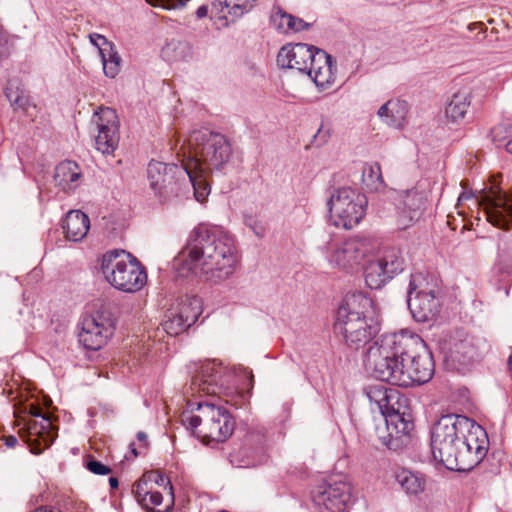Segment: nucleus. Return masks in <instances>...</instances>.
<instances>
[{
	"label": "nucleus",
	"instance_id": "1",
	"mask_svg": "<svg viewBox=\"0 0 512 512\" xmlns=\"http://www.w3.org/2000/svg\"><path fill=\"white\" fill-rule=\"evenodd\" d=\"M238 262L234 237L220 226L199 224L174 259L181 276L190 273L220 283L230 278Z\"/></svg>",
	"mask_w": 512,
	"mask_h": 512
},
{
	"label": "nucleus",
	"instance_id": "2",
	"mask_svg": "<svg viewBox=\"0 0 512 512\" xmlns=\"http://www.w3.org/2000/svg\"><path fill=\"white\" fill-rule=\"evenodd\" d=\"M380 330L373 300L362 292L347 294L338 307L334 332L346 345L359 349L369 343Z\"/></svg>",
	"mask_w": 512,
	"mask_h": 512
},
{
	"label": "nucleus",
	"instance_id": "3",
	"mask_svg": "<svg viewBox=\"0 0 512 512\" xmlns=\"http://www.w3.org/2000/svg\"><path fill=\"white\" fill-rule=\"evenodd\" d=\"M232 153V145L225 135L203 128L189 134L178 156L184 158L188 167L214 172L224 169Z\"/></svg>",
	"mask_w": 512,
	"mask_h": 512
},
{
	"label": "nucleus",
	"instance_id": "4",
	"mask_svg": "<svg viewBox=\"0 0 512 512\" xmlns=\"http://www.w3.org/2000/svg\"><path fill=\"white\" fill-rule=\"evenodd\" d=\"M413 334L407 332L382 335L369 347L365 366L372 376L382 382L393 383L400 362L407 361L405 353L412 345Z\"/></svg>",
	"mask_w": 512,
	"mask_h": 512
},
{
	"label": "nucleus",
	"instance_id": "5",
	"mask_svg": "<svg viewBox=\"0 0 512 512\" xmlns=\"http://www.w3.org/2000/svg\"><path fill=\"white\" fill-rule=\"evenodd\" d=\"M470 425V418L459 414L441 416L430 433V446L433 459L452 471H462L458 465V448Z\"/></svg>",
	"mask_w": 512,
	"mask_h": 512
},
{
	"label": "nucleus",
	"instance_id": "6",
	"mask_svg": "<svg viewBox=\"0 0 512 512\" xmlns=\"http://www.w3.org/2000/svg\"><path fill=\"white\" fill-rule=\"evenodd\" d=\"M100 269L105 280L122 292H137L147 282L145 268L136 257L125 250L106 252L102 256Z\"/></svg>",
	"mask_w": 512,
	"mask_h": 512
},
{
	"label": "nucleus",
	"instance_id": "7",
	"mask_svg": "<svg viewBox=\"0 0 512 512\" xmlns=\"http://www.w3.org/2000/svg\"><path fill=\"white\" fill-rule=\"evenodd\" d=\"M193 407L194 403H188ZM197 415L187 417V427L203 441L223 442L233 431L235 422L229 411L214 402H196Z\"/></svg>",
	"mask_w": 512,
	"mask_h": 512
},
{
	"label": "nucleus",
	"instance_id": "8",
	"mask_svg": "<svg viewBox=\"0 0 512 512\" xmlns=\"http://www.w3.org/2000/svg\"><path fill=\"white\" fill-rule=\"evenodd\" d=\"M411 341L413 343L405 353L407 361L400 362V369L392 385L399 387L421 385L427 383L434 374L433 356L425 342L418 335H413Z\"/></svg>",
	"mask_w": 512,
	"mask_h": 512
},
{
	"label": "nucleus",
	"instance_id": "9",
	"mask_svg": "<svg viewBox=\"0 0 512 512\" xmlns=\"http://www.w3.org/2000/svg\"><path fill=\"white\" fill-rule=\"evenodd\" d=\"M367 197L351 187L334 189L327 202L330 219L336 227L351 229L363 219Z\"/></svg>",
	"mask_w": 512,
	"mask_h": 512
},
{
	"label": "nucleus",
	"instance_id": "10",
	"mask_svg": "<svg viewBox=\"0 0 512 512\" xmlns=\"http://www.w3.org/2000/svg\"><path fill=\"white\" fill-rule=\"evenodd\" d=\"M185 160L181 166L152 160L147 167V178L150 188L160 202L165 203L182 194L183 182L186 180Z\"/></svg>",
	"mask_w": 512,
	"mask_h": 512
},
{
	"label": "nucleus",
	"instance_id": "11",
	"mask_svg": "<svg viewBox=\"0 0 512 512\" xmlns=\"http://www.w3.org/2000/svg\"><path fill=\"white\" fill-rule=\"evenodd\" d=\"M438 290L421 274L411 275L407 291L408 308L417 322L434 318L440 307Z\"/></svg>",
	"mask_w": 512,
	"mask_h": 512
},
{
	"label": "nucleus",
	"instance_id": "12",
	"mask_svg": "<svg viewBox=\"0 0 512 512\" xmlns=\"http://www.w3.org/2000/svg\"><path fill=\"white\" fill-rule=\"evenodd\" d=\"M405 261L400 249L389 247L368 260L364 267V279L371 289H380L395 275L404 270Z\"/></svg>",
	"mask_w": 512,
	"mask_h": 512
},
{
	"label": "nucleus",
	"instance_id": "13",
	"mask_svg": "<svg viewBox=\"0 0 512 512\" xmlns=\"http://www.w3.org/2000/svg\"><path fill=\"white\" fill-rule=\"evenodd\" d=\"M327 259L335 268L352 273L359 269L363 261L373 250L368 239L349 238L342 242L333 243L329 247Z\"/></svg>",
	"mask_w": 512,
	"mask_h": 512
},
{
	"label": "nucleus",
	"instance_id": "14",
	"mask_svg": "<svg viewBox=\"0 0 512 512\" xmlns=\"http://www.w3.org/2000/svg\"><path fill=\"white\" fill-rule=\"evenodd\" d=\"M485 348L486 343L483 339L463 331H456L450 335L443 346L446 361L451 362L458 370L477 360Z\"/></svg>",
	"mask_w": 512,
	"mask_h": 512
},
{
	"label": "nucleus",
	"instance_id": "15",
	"mask_svg": "<svg viewBox=\"0 0 512 512\" xmlns=\"http://www.w3.org/2000/svg\"><path fill=\"white\" fill-rule=\"evenodd\" d=\"M116 319L113 313L101 308L92 316L85 318L79 333V342L88 350H99L113 335Z\"/></svg>",
	"mask_w": 512,
	"mask_h": 512
},
{
	"label": "nucleus",
	"instance_id": "16",
	"mask_svg": "<svg viewBox=\"0 0 512 512\" xmlns=\"http://www.w3.org/2000/svg\"><path fill=\"white\" fill-rule=\"evenodd\" d=\"M487 221L500 229H508L512 224V193L504 192L498 185L491 184L480 196Z\"/></svg>",
	"mask_w": 512,
	"mask_h": 512
},
{
	"label": "nucleus",
	"instance_id": "17",
	"mask_svg": "<svg viewBox=\"0 0 512 512\" xmlns=\"http://www.w3.org/2000/svg\"><path fill=\"white\" fill-rule=\"evenodd\" d=\"M191 375V383L186 388L185 394L191 392L196 394L217 395L222 390L219 379L222 374V367L216 360H206L192 363L188 366Z\"/></svg>",
	"mask_w": 512,
	"mask_h": 512
},
{
	"label": "nucleus",
	"instance_id": "18",
	"mask_svg": "<svg viewBox=\"0 0 512 512\" xmlns=\"http://www.w3.org/2000/svg\"><path fill=\"white\" fill-rule=\"evenodd\" d=\"M470 425L458 448V465H463L462 471L480 463L487 452L488 439L485 430L472 419Z\"/></svg>",
	"mask_w": 512,
	"mask_h": 512
},
{
	"label": "nucleus",
	"instance_id": "19",
	"mask_svg": "<svg viewBox=\"0 0 512 512\" xmlns=\"http://www.w3.org/2000/svg\"><path fill=\"white\" fill-rule=\"evenodd\" d=\"M98 134L95 138V148L102 154H112L118 146L119 119L112 108H101L93 118Z\"/></svg>",
	"mask_w": 512,
	"mask_h": 512
},
{
	"label": "nucleus",
	"instance_id": "20",
	"mask_svg": "<svg viewBox=\"0 0 512 512\" xmlns=\"http://www.w3.org/2000/svg\"><path fill=\"white\" fill-rule=\"evenodd\" d=\"M201 314V302L198 298H186L177 307L168 310L161 323L163 330L176 336L194 324Z\"/></svg>",
	"mask_w": 512,
	"mask_h": 512
},
{
	"label": "nucleus",
	"instance_id": "21",
	"mask_svg": "<svg viewBox=\"0 0 512 512\" xmlns=\"http://www.w3.org/2000/svg\"><path fill=\"white\" fill-rule=\"evenodd\" d=\"M350 498V486L343 481L319 486L312 496L316 512H345Z\"/></svg>",
	"mask_w": 512,
	"mask_h": 512
},
{
	"label": "nucleus",
	"instance_id": "22",
	"mask_svg": "<svg viewBox=\"0 0 512 512\" xmlns=\"http://www.w3.org/2000/svg\"><path fill=\"white\" fill-rule=\"evenodd\" d=\"M401 406H396V409L390 410L383 417L386 423L387 435L379 436L381 443L389 450L400 449L405 440L410 435L414 428V424L410 418H406L405 412H401Z\"/></svg>",
	"mask_w": 512,
	"mask_h": 512
},
{
	"label": "nucleus",
	"instance_id": "23",
	"mask_svg": "<svg viewBox=\"0 0 512 512\" xmlns=\"http://www.w3.org/2000/svg\"><path fill=\"white\" fill-rule=\"evenodd\" d=\"M319 48L305 43L284 45L278 52L277 64L281 68L296 69L305 73Z\"/></svg>",
	"mask_w": 512,
	"mask_h": 512
},
{
	"label": "nucleus",
	"instance_id": "24",
	"mask_svg": "<svg viewBox=\"0 0 512 512\" xmlns=\"http://www.w3.org/2000/svg\"><path fill=\"white\" fill-rule=\"evenodd\" d=\"M335 65L331 55L324 50L319 49L316 51V56L305 72L321 89L331 87L335 80Z\"/></svg>",
	"mask_w": 512,
	"mask_h": 512
},
{
	"label": "nucleus",
	"instance_id": "25",
	"mask_svg": "<svg viewBox=\"0 0 512 512\" xmlns=\"http://www.w3.org/2000/svg\"><path fill=\"white\" fill-rule=\"evenodd\" d=\"M256 0H215L211 6V18L224 21L223 26L236 22L254 6Z\"/></svg>",
	"mask_w": 512,
	"mask_h": 512
},
{
	"label": "nucleus",
	"instance_id": "26",
	"mask_svg": "<svg viewBox=\"0 0 512 512\" xmlns=\"http://www.w3.org/2000/svg\"><path fill=\"white\" fill-rule=\"evenodd\" d=\"M365 391L371 403V409L378 410L382 416L396 409V406H401V402L405 401L395 388H389L383 384L368 386Z\"/></svg>",
	"mask_w": 512,
	"mask_h": 512
},
{
	"label": "nucleus",
	"instance_id": "27",
	"mask_svg": "<svg viewBox=\"0 0 512 512\" xmlns=\"http://www.w3.org/2000/svg\"><path fill=\"white\" fill-rule=\"evenodd\" d=\"M27 409L28 414L34 418L27 423L29 435L38 436L46 445L51 444L55 437V430L50 418L35 404H30Z\"/></svg>",
	"mask_w": 512,
	"mask_h": 512
},
{
	"label": "nucleus",
	"instance_id": "28",
	"mask_svg": "<svg viewBox=\"0 0 512 512\" xmlns=\"http://www.w3.org/2000/svg\"><path fill=\"white\" fill-rule=\"evenodd\" d=\"M409 105L401 99H391L383 104L377 111L378 117L387 126L402 129L406 124Z\"/></svg>",
	"mask_w": 512,
	"mask_h": 512
},
{
	"label": "nucleus",
	"instance_id": "29",
	"mask_svg": "<svg viewBox=\"0 0 512 512\" xmlns=\"http://www.w3.org/2000/svg\"><path fill=\"white\" fill-rule=\"evenodd\" d=\"M270 24L278 32L289 34L308 30L311 24L302 18L287 13L279 5H274L270 12Z\"/></svg>",
	"mask_w": 512,
	"mask_h": 512
},
{
	"label": "nucleus",
	"instance_id": "30",
	"mask_svg": "<svg viewBox=\"0 0 512 512\" xmlns=\"http://www.w3.org/2000/svg\"><path fill=\"white\" fill-rule=\"evenodd\" d=\"M90 228L89 217L80 210H71L66 214L63 222V230L68 240L81 241Z\"/></svg>",
	"mask_w": 512,
	"mask_h": 512
},
{
	"label": "nucleus",
	"instance_id": "31",
	"mask_svg": "<svg viewBox=\"0 0 512 512\" xmlns=\"http://www.w3.org/2000/svg\"><path fill=\"white\" fill-rule=\"evenodd\" d=\"M81 178V171L74 161L66 160L59 163L55 168L54 180L58 187L64 191H70L77 187Z\"/></svg>",
	"mask_w": 512,
	"mask_h": 512
},
{
	"label": "nucleus",
	"instance_id": "32",
	"mask_svg": "<svg viewBox=\"0 0 512 512\" xmlns=\"http://www.w3.org/2000/svg\"><path fill=\"white\" fill-rule=\"evenodd\" d=\"M186 180L183 186L191 185L193 193L198 202H204L210 193V186L206 180V175L210 172H203L194 167L185 165Z\"/></svg>",
	"mask_w": 512,
	"mask_h": 512
},
{
	"label": "nucleus",
	"instance_id": "33",
	"mask_svg": "<svg viewBox=\"0 0 512 512\" xmlns=\"http://www.w3.org/2000/svg\"><path fill=\"white\" fill-rule=\"evenodd\" d=\"M191 44L186 40L172 39L161 50L162 58L170 63L188 61L192 58Z\"/></svg>",
	"mask_w": 512,
	"mask_h": 512
},
{
	"label": "nucleus",
	"instance_id": "34",
	"mask_svg": "<svg viewBox=\"0 0 512 512\" xmlns=\"http://www.w3.org/2000/svg\"><path fill=\"white\" fill-rule=\"evenodd\" d=\"M395 479L402 490L409 496H417L425 489V479L406 469L396 472Z\"/></svg>",
	"mask_w": 512,
	"mask_h": 512
},
{
	"label": "nucleus",
	"instance_id": "35",
	"mask_svg": "<svg viewBox=\"0 0 512 512\" xmlns=\"http://www.w3.org/2000/svg\"><path fill=\"white\" fill-rule=\"evenodd\" d=\"M471 104L470 95L467 92L455 93L445 109L446 117L451 122L462 120Z\"/></svg>",
	"mask_w": 512,
	"mask_h": 512
},
{
	"label": "nucleus",
	"instance_id": "36",
	"mask_svg": "<svg viewBox=\"0 0 512 512\" xmlns=\"http://www.w3.org/2000/svg\"><path fill=\"white\" fill-rule=\"evenodd\" d=\"M493 143L512 155V120H504L491 129Z\"/></svg>",
	"mask_w": 512,
	"mask_h": 512
},
{
	"label": "nucleus",
	"instance_id": "37",
	"mask_svg": "<svg viewBox=\"0 0 512 512\" xmlns=\"http://www.w3.org/2000/svg\"><path fill=\"white\" fill-rule=\"evenodd\" d=\"M362 181L370 191L377 192L384 189L385 183L380 164L377 162L366 163L362 170Z\"/></svg>",
	"mask_w": 512,
	"mask_h": 512
},
{
	"label": "nucleus",
	"instance_id": "38",
	"mask_svg": "<svg viewBox=\"0 0 512 512\" xmlns=\"http://www.w3.org/2000/svg\"><path fill=\"white\" fill-rule=\"evenodd\" d=\"M100 56L105 75L114 78L120 71L121 58L114 49L113 44L100 48Z\"/></svg>",
	"mask_w": 512,
	"mask_h": 512
},
{
	"label": "nucleus",
	"instance_id": "39",
	"mask_svg": "<svg viewBox=\"0 0 512 512\" xmlns=\"http://www.w3.org/2000/svg\"><path fill=\"white\" fill-rule=\"evenodd\" d=\"M146 478L149 480L150 484L154 483L159 487H163V489L167 491V493L170 496V503L167 506V510H170L174 504L173 486L171 484L170 479L160 471L146 472Z\"/></svg>",
	"mask_w": 512,
	"mask_h": 512
},
{
	"label": "nucleus",
	"instance_id": "40",
	"mask_svg": "<svg viewBox=\"0 0 512 512\" xmlns=\"http://www.w3.org/2000/svg\"><path fill=\"white\" fill-rule=\"evenodd\" d=\"M426 195L422 191L416 189L408 190L403 197L404 206L411 212L420 211L425 204Z\"/></svg>",
	"mask_w": 512,
	"mask_h": 512
},
{
	"label": "nucleus",
	"instance_id": "41",
	"mask_svg": "<svg viewBox=\"0 0 512 512\" xmlns=\"http://www.w3.org/2000/svg\"><path fill=\"white\" fill-rule=\"evenodd\" d=\"M149 480L146 478V473L134 484L132 492L137 502L143 507L148 508L149 503L147 500L148 495L152 491V487H149Z\"/></svg>",
	"mask_w": 512,
	"mask_h": 512
},
{
	"label": "nucleus",
	"instance_id": "42",
	"mask_svg": "<svg viewBox=\"0 0 512 512\" xmlns=\"http://www.w3.org/2000/svg\"><path fill=\"white\" fill-rule=\"evenodd\" d=\"M5 95L10 104L16 109H24L28 104V98L24 95V93L19 90H13L10 86L5 89Z\"/></svg>",
	"mask_w": 512,
	"mask_h": 512
},
{
	"label": "nucleus",
	"instance_id": "43",
	"mask_svg": "<svg viewBox=\"0 0 512 512\" xmlns=\"http://www.w3.org/2000/svg\"><path fill=\"white\" fill-rule=\"evenodd\" d=\"M85 466L91 473L96 475H107L111 472L108 466L93 457L87 459Z\"/></svg>",
	"mask_w": 512,
	"mask_h": 512
},
{
	"label": "nucleus",
	"instance_id": "44",
	"mask_svg": "<svg viewBox=\"0 0 512 512\" xmlns=\"http://www.w3.org/2000/svg\"><path fill=\"white\" fill-rule=\"evenodd\" d=\"M244 223L247 227H249L253 231V233L257 237L262 238L264 236L265 227L255 216L245 215Z\"/></svg>",
	"mask_w": 512,
	"mask_h": 512
},
{
	"label": "nucleus",
	"instance_id": "45",
	"mask_svg": "<svg viewBox=\"0 0 512 512\" xmlns=\"http://www.w3.org/2000/svg\"><path fill=\"white\" fill-rule=\"evenodd\" d=\"M147 500H148V503H149V507L145 508L146 510L151 511V512H163V511H160V510L155 511L153 509V507L158 506V505H160L162 503L163 497H162V494L160 492L152 490L151 493L148 495ZM167 511L168 510L166 508L164 512H167Z\"/></svg>",
	"mask_w": 512,
	"mask_h": 512
},
{
	"label": "nucleus",
	"instance_id": "46",
	"mask_svg": "<svg viewBox=\"0 0 512 512\" xmlns=\"http://www.w3.org/2000/svg\"><path fill=\"white\" fill-rule=\"evenodd\" d=\"M467 29L469 31L480 30L478 32V34L474 37V40L477 42H482L484 40V38L486 37L485 32H486L487 28L485 27V25L482 22L471 23L467 26Z\"/></svg>",
	"mask_w": 512,
	"mask_h": 512
},
{
	"label": "nucleus",
	"instance_id": "47",
	"mask_svg": "<svg viewBox=\"0 0 512 512\" xmlns=\"http://www.w3.org/2000/svg\"><path fill=\"white\" fill-rule=\"evenodd\" d=\"M90 40L91 43L97 46L99 50L100 48L108 47L112 44L111 42L107 41V39L104 36L97 33L91 34Z\"/></svg>",
	"mask_w": 512,
	"mask_h": 512
},
{
	"label": "nucleus",
	"instance_id": "48",
	"mask_svg": "<svg viewBox=\"0 0 512 512\" xmlns=\"http://www.w3.org/2000/svg\"><path fill=\"white\" fill-rule=\"evenodd\" d=\"M2 439L4 440L5 445L9 448L15 447L18 442L17 437L14 435H6L3 436Z\"/></svg>",
	"mask_w": 512,
	"mask_h": 512
},
{
	"label": "nucleus",
	"instance_id": "49",
	"mask_svg": "<svg viewBox=\"0 0 512 512\" xmlns=\"http://www.w3.org/2000/svg\"><path fill=\"white\" fill-rule=\"evenodd\" d=\"M208 12H209V8L207 5H201L197 10H196V17L198 19H202L204 17H206L208 15Z\"/></svg>",
	"mask_w": 512,
	"mask_h": 512
},
{
	"label": "nucleus",
	"instance_id": "50",
	"mask_svg": "<svg viewBox=\"0 0 512 512\" xmlns=\"http://www.w3.org/2000/svg\"><path fill=\"white\" fill-rule=\"evenodd\" d=\"M137 439L143 443L144 447L148 446L147 434L143 431L137 433Z\"/></svg>",
	"mask_w": 512,
	"mask_h": 512
},
{
	"label": "nucleus",
	"instance_id": "51",
	"mask_svg": "<svg viewBox=\"0 0 512 512\" xmlns=\"http://www.w3.org/2000/svg\"><path fill=\"white\" fill-rule=\"evenodd\" d=\"M109 484H110V486H111V488H112V489H115V488H117V487H118V485H119V481H118V479H117V478H115V477H110V478H109Z\"/></svg>",
	"mask_w": 512,
	"mask_h": 512
},
{
	"label": "nucleus",
	"instance_id": "52",
	"mask_svg": "<svg viewBox=\"0 0 512 512\" xmlns=\"http://www.w3.org/2000/svg\"><path fill=\"white\" fill-rule=\"evenodd\" d=\"M130 448H131V452L133 453V455L136 457L139 455V452L137 451V449L134 447V444H131L130 445Z\"/></svg>",
	"mask_w": 512,
	"mask_h": 512
},
{
	"label": "nucleus",
	"instance_id": "53",
	"mask_svg": "<svg viewBox=\"0 0 512 512\" xmlns=\"http://www.w3.org/2000/svg\"><path fill=\"white\" fill-rule=\"evenodd\" d=\"M469 196H467L465 193H462L459 197H458V201H462L464 199H468Z\"/></svg>",
	"mask_w": 512,
	"mask_h": 512
},
{
	"label": "nucleus",
	"instance_id": "54",
	"mask_svg": "<svg viewBox=\"0 0 512 512\" xmlns=\"http://www.w3.org/2000/svg\"><path fill=\"white\" fill-rule=\"evenodd\" d=\"M508 363H509V367H510V369L512 370V355L510 356V358H509V362H508Z\"/></svg>",
	"mask_w": 512,
	"mask_h": 512
}]
</instances>
